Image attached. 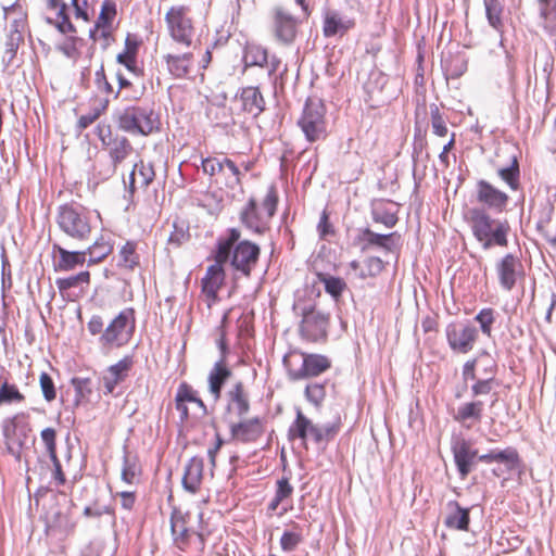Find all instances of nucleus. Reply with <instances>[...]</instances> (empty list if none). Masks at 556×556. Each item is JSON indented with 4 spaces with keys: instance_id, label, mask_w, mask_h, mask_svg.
<instances>
[{
    "instance_id": "obj_22",
    "label": "nucleus",
    "mask_w": 556,
    "mask_h": 556,
    "mask_svg": "<svg viewBox=\"0 0 556 556\" xmlns=\"http://www.w3.org/2000/svg\"><path fill=\"white\" fill-rule=\"evenodd\" d=\"M132 355H125L117 363L109 366L101 377L104 394H111L116 386L124 382L134 367Z\"/></svg>"
},
{
    "instance_id": "obj_43",
    "label": "nucleus",
    "mask_w": 556,
    "mask_h": 556,
    "mask_svg": "<svg viewBox=\"0 0 556 556\" xmlns=\"http://www.w3.org/2000/svg\"><path fill=\"white\" fill-rule=\"evenodd\" d=\"M293 494V486L289 481V478L282 477L277 480L276 482V492L275 496L271 498V501L268 504V510L269 511H276L280 504H282L285 501L291 498Z\"/></svg>"
},
{
    "instance_id": "obj_6",
    "label": "nucleus",
    "mask_w": 556,
    "mask_h": 556,
    "mask_svg": "<svg viewBox=\"0 0 556 556\" xmlns=\"http://www.w3.org/2000/svg\"><path fill=\"white\" fill-rule=\"evenodd\" d=\"M232 231L237 232V238L231 244L228 261L236 271H239L243 277L248 278L257 265L261 248L250 240H241L242 233L237 227L228 228L224 235L219 236L215 248L218 247L223 240H227Z\"/></svg>"
},
{
    "instance_id": "obj_54",
    "label": "nucleus",
    "mask_w": 556,
    "mask_h": 556,
    "mask_svg": "<svg viewBox=\"0 0 556 556\" xmlns=\"http://www.w3.org/2000/svg\"><path fill=\"white\" fill-rule=\"evenodd\" d=\"M71 382L75 390L76 403L88 401L92 393L91 380L89 378H73Z\"/></svg>"
},
{
    "instance_id": "obj_34",
    "label": "nucleus",
    "mask_w": 556,
    "mask_h": 556,
    "mask_svg": "<svg viewBox=\"0 0 556 556\" xmlns=\"http://www.w3.org/2000/svg\"><path fill=\"white\" fill-rule=\"evenodd\" d=\"M447 514L444 525L448 529L468 531L470 522V509L463 508L458 502L450 501L446 504Z\"/></svg>"
},
{
    "instance_id": "obj_57",
    "label": "nucleus",
    "mask_w": 556,
    "mask_h": 556,
    "mask_svg": "<svg viewBox=\"0 0 556 556\" xmlns=\"http://www.w3.org/2000/svg\"><path fill=\"white\" fill-rule=\"evenodd\" d=\"M71 7L76 20H81L85 23L91 21L93 10L88 0H71Z\"/></svg>"
},
{
    "instance_id": "obj_31",
    "label": "nucleus",
    "mask_w": 556,
    "mask_h": 556,
    "mask_svg": "<svg viewBox=\"0 0 556 556\" xmlns=\"http://www.w3.org/2000/svg\"><path fill=\"white\" fill-rule=\"evenodd\" d=\"M47 10L53 11L55 13L53 18H47V22L54 26L58 31L63 35L66 34H76L77 28L72 23L68 14V7L63 0H52L46 3Z\"/></svg>"
},
{
    "instance_id": "obj_11",
    "label": "nucleus",
    "mask_w": 556,
    "mask_h": 556,
    "mask_svg": "<svg viewBox=\"0 0 556 556\" xmlns=\"http://www.w3.org/2000/svg\"><path fill=\"white\" fill-rule=\"evenodd\" d=\"M164 22L166 30L175 43L185 48L192 45L194 25L188 5H172L165 13Z\"/></svg>"
},
{
    "instance_id": "obj_41",
    "label": "nucleus",
    "mask_w": 556,
    "mask_h": 556,
    "mask_svg": "<svg viewBox=\"0 0 556 556\" xmlns=\"http://www.w3.org/2000/svg\"><path fill=\"white\" fill-rule=\"evenodd\" d=\"M75 523L62 514L55 515V519L46 527V533L52 536L67 538L74 532Z\"/></svg>"
},
{
    "instance_id": "obj_50",
    "label": "nucleus",
    "mask_w": 556,
    "mask_h": 556,
    "mask_svg": "<svg viewBox=\"0 0 556 556\" xmlns=\"http://www.w3.org/2000/svg\"><path fill=\"white\" fill-rule=\"evenodd\" d=\"M397 237L395 232L389 235H379L366 228L362 231V238L368 242V244L377 245L384 249L388 252L392 251L393 239Z\"/></svg>"
},
{
    "instance_id": "obj_49",
    "label": "nucleus",
    "mask_w": 556,
    "mask_h": 556,
    "mask_svg": "<svg viewBox=\"0 0 556 556\" xmlns=\"http://www.w3.org/2000/svg\"><path fill=\"white\" fill-rule=\"evenodd\" d=\"M495 463H501L507 471H514L521 466V458L515 447H506L505 450H496Z\"/></svg>"
},
{
    "instance_id": "obj_4",
    "label": "nucleus",
    "mask_w": 556,
    "mask_h": 556,
    "mask_svg": "<svg viewBox=\"0 0 556 556\" xmlns=\"http://www.w3.org/2000/svg\"><path fill=\"white\" fill-rule=\"evenodd\" d=\"M468 220L473 237L481 243L483 249L486 250L494 245L507 247V236L510 231L507 220L494 219L480 208L470 210Z\"/></svg>"
},
{
    "instance_id": "obj_42",
    "label": "nucleus",
    "mask_w": 556,
    "mask_h": 556,
    "mask_svg": "<svg viewBox=\"0 0 556 556\" xmlns=\"http://www.w3.org/2000/svg\"><path fill=\"white\" fill-rule=\"evenodd\" d=\"M316 277L319 282L324 283L325 291L336 300L341 298L346 289L345 281L340 277H334L321 271L316 273Z\"/></svg>"
},
{
    "instance_id": "obj_29",
    "label": "nucleus",
    "mask_w": 556,
    "mask_h": 556,
    "mask_svg": "<svg viewBox=\"0 0 556 556\" xmlns=\"http://www.w3.org/2000/svg\"><path fill=\"white\" fill-rule=\"evenodd\" d=\"M168 72L176 78L187 77L193 67V54L191 52L177 53L168 48L163 55Z\"/></svg>"
},
{
    "instance_id": "obj_7",
    "label": "nucleus",
    "mask_w": 556,
    "mask_h": 556,
    "mask_svg": "<svg viewBox=\"0 0 556 556\" xmlns=\"http://www.w3.org/2000/svg\"><path fill=\"white\" fill-rule=\"evenodd\" d=\"M56 223L66 236L77 241L88 240L92 232L89 211L79 204L61 205L58 210Z\"/></svg>"
},
{
    "instance_id": "obj_48",
    "label": "nucleus",
    "mask_w": 556,
    "mask_h": 556,
    "mask_svg": "<svg viewBox=\"0 0 556 556\" xmlns=\"http://www.w3.org/2000/svg\"><path fill=\"white\" fill-rule=\"evenodd\" d=\"M497 175L505 181L511 190H518L520 186V169L516 157L507 167L498 168Z\"/></svg>"
},
{
    "instance_id": "obj_13",
    "label": "nucleus",
    "mask_w": 556,
    "mask_h": 556,
    "mask_svg": "<svg viewBox=\"0 0 556 556\" xmlns=\"http://www.w3.org/2000/svg\"><path fill=\"white\" fill-rule=\"evenodd\" d=\"M175 408L179 413L182 422L200 419L207 415V407L200 397L199 392L185 381L177 388Z\"/></svg>"
},
{
    "instance_id": "obj_52",
    "label": "nucleus",
    "mask_w": 556,
    "mask_h": 556,
    "mask_svg": "<svg viewBox=\"0 0 556 556\" xmlns=\"http://www.w3.org/2000/svg\"><path fill=\"white\" fill-rule=\"evenodd\" d=\"M486 17L489 24L495 28L500 29L503 26L502 23V13L503 5L500 0H483Z\"/></svg>"
},
{
    "instance_id": "obj_28",
    "label": "nucleus",
    "mask_w": 556,
    "mask_h": 556,
    "mask_svg": "<svg viewBox=\"0 0 556 556\" xmlns=\"http://www.w3.org/2000/svg\"><path fill=\"white\" fill-rule=\"evenodd\" d=\"M155 178L152 163L139 160L135 163L128 179V191L132 195L137 190H146Z\"/></svg>"
},
{
    "instance_id": "obj_32",
    "label": "nucleus",
    "mask_w": 556,
    "mask_h": 556,
    "mask_svg": "<svg viewBox=\"0 0 556 556\" xmlns=\"http://www.w3.org/2000/svg\"><path fill=\"white\" fill-rule=\"evenodd\" d=\"M232 376V371L225 359H218L207 376L208 391L217 401L222 396V390L226 381Z\"/></svg>"
},
{
    "instance_id": "obj_23",
    "label": "nucleus",
    "mask_w": 556,
    "mask_h": 556,
    "mask_svg": "<svg viewBox=\"0 0 556 556\" xmlns=\"http://www.w3.org/2000/svg\"><path fill=\"white\" fill-rule=\"evenodd\" d=\"M142 46V40L135 34H127L125 46L122 52L116 56L117 63L125 66L137 77L143 76V68L139 65L138 54Z\"/></svg>"
},
{
    "instance_id": "obj_35",
    "label": "nucleus",
    "mask_w": 556,
    "mask_h": 556,
    "mask_svg": "<svg viewBox=\"0 0 556 556\" xmlns=\"http://www.w3.org/2000/svg\"><path fill=\"white\" fill-rule=\"evenodd\" d=\"M203 458L195 456L188 462L182 477L185 490L192 494L200 490L203 480Z\"/></svg>"
},
{
    "instance_id": "obj_47",
    "label": "nucleus",
    "mask_w": 556,
    "mask_h": 556,
    "mask_svg": "<svg viewBox=\"0 0 556 556\" xmlns=\"http://www.w3.org/2000/svg\"><path fill=\"white\" fill-rule=\"evenodd\" d=\"M25 395L16 384L10 383L7 379L0 382V406L12 403H23Z\"/></svg>"
},
{
    "instance_id": "obj_25",
    "label": "nucleus",
    "mask_w": 556,
    "mask_h": 556,
    "mask_svg": "<svg viewBox=\"0 0 556 556\" xmlns=\"http://www.w3.org/2000/svg\"><path fill=\"white\" fill-rule=\"evenodd\" d=\"M452 453L460 478L466 479L472 470L478 451L466 439H458L452 445Z\"/></svg>"
},
{
    "instance_id": "obj_21",
    "label": "nucleus",
    "mask_w": 556,
    "mask_h": 556,
    "mask_svg": "<svg viewBox=\"0 0 556 556\" xmlns=\"http://www.w3.org/2000/svg\"><path fill=\"white\" fill-rule=\"evenodd\" d=\"M476 199L480 204L495 213L505 212L509 202L507 193L484 179L477 181Z\"/></svg>"
},
{
    "instance_id": "obj_5",
    "label": "nucleus",
    "mask_w": 556,
    "mask_h": 556,
    "mask_svg": "<svg viewBox=\"0 0 556 556\" xmlns=\"http://www.w3.org/2000/svg\"><path fill=\"white\" fill-rule=\"evenodd\" d=\"M201 168L208 176L211 185L220 191H233L242 186L243 172L235 161L224 153L203 157Z\"/></svg>"
},
{
    "instance_id": "obj_60",
    "label": "nucleus",
    "mask_w": 556,
    "mask_h": 556,
    "mask_svg": "<svg viewBox=\"0 0 556 556\" xmlns=\"http://www.w3.org/2000/svg\"><path fill=\"white\" fill-rule=\"evenodd\" d=\"M39 384L42 395L47 402H52L56 397V389L54 382L48 372H41Z\"/></svg>"
},
{
    "instance_id": "obj_3",
    "label": "nucleus",
    "mask_w": 556,
    "mask_h": 556,
    "mask_svg": "<svg viewBox=\"0 0 556 556\" xmlns=\"http://www.w3.org/2000/svg\"><path fill=\"white\" fill-rule=\"evenodd\" d=\"M237 238V232L232 231L227 240H223L213 251L214 263L207 266L204 276L201 278L200 298L206 304L207 308L220 301L219 291L225 285L226 271L224 265L229 260V251L232 242Z\"/></svg>"
},
{
    "instance_id": "obj_27",
    "label": "nucleus",
    "mask_w": 556,
    "mask_h": 556,
    "mask_svg": "<svg viewBox=\"0 0 556 556\" xmlns=\"http://www.w3.org/2000/svg\"><path fill=\"white\" fill-rule=\"evenodd\" d=\"M356 26L354 17L343 16L340 12L329 10L324 14L323 35L326 38L343 37Z\"/></svg>"
},
{
    "instance_id": "obj_40",
    "label": "nucleus",
    "mask_w": 556,
    "mask_h": 556,
    "mask_svg": "<svg viewBox=\"0 0 556 556\" xmlns=\"http://www.w3.org/2000/svg\"><path fill=\"white\" fill-rule=\"evenodd\" d=\"M89 264H97L109 256L113 251V242L104 235H100L86 250Z\"/></svg>"
},
{
    "instance_id": "obj_44",
    "label": "nucleus",
    "mask_w": 556,
    "mask_h": 556,
    "mask_svg": "<svg viewBox=\"0 0 556 556\" xmlns=\"http://www.w3.org/2000/svg\"><path fill=\"white\" fill-rule=\"evenodd\" d=\"M304 540L303 529L299 523L292 522L291 529L286 530L280 538V546L283 552L294 551Z\"/></svg>"
},
{
    "instance_id": "obj_36",
    "label": "nucleus",
    "mask_w": 556,
    "mask_h": 556,
    "mask_svg": "<svg viewBox=\"0 0 556 556\" xmlns=\"http://www.w3.org/2000/svg\"><path fill=\"white\" fill-rule=\"evenodd\" d=\"M349 266L355 271V276L362 280L376 278L386 268L384 262L377 256L366 257L362 262L354 260L350 262Z\"/></svg>"
},
{
    "instance_id": "obj_24",
    "label": "nucleus",
    "mask_w": 556,
    "mask_h": 556,
    "mask_svg": "<svg viewBox=\"0 0 556 556\" xmlns=\"http://www.w3.org/2000/svg\"><path fill=\"white\" fill-rule=\"evenodd\" d=\"M329 432V429L324 431L304 416L301 410H298L296 418L289 428V438L300 439L303 442L311 438L315 442H321Z\"/></svg>"
},
{
    "instance_id": "obj_45",
    "label": "nucleus",
    "mask_w": 556,
    "mask_h": 556,
    "mask_svg": "<svg viewBox=\"0 0 556 556\" xmlns=\"http://www.w3.org/2000/svg\"><path fill=\"white\" fill-rule=\"evenodd\" d=\"M109 148L110 156L114 165L122 163L132 151L130 141L123 136H115L112 144Z\"/></svg>"
},
{
    "instance_id": "obj_2",
    "label": "nucleus",
    "mask_w": 556,
    "mask_h": 556,
    "mask_svg": "<svg viewBox=\"0 0 556 556\" xmlns=\"http://www.w3.org/2000/svg\"><path fill=\"white\" fill-rule=\"evenodd\" d=\"M278 202L277 187L270 184L261 199L255 195L248 199L239 212L240 223L254 235H265L270 230V223L277 212Z\"/></svg>"
},
{
    "instance_id": "obj_26",
    "label": "nucleus",
    "mask_w": 556,
    "mask_h": 556,
    "mask_svg": "<svg viewBox=\"0 0 556 556\" xmlns=\"http://www.w3.org/2000/svg\"><path fill=\"white\" fill-rule=\"evenodd\" d=\"M26 418L24 413H20L4 421L3 435L10 450L21 448L25 444L30 429L27 422L21 425V419Z\"/></svg>"
},
{
    "instance_id": "obj_1",
    "label": "nucleus",
    "mask_w": 556,
    "mask_h": 556,
    "mask_svg": "<svg viewBox=\"0 0 556 556\" xmlns=\"http://www.w3.org/2000/svg\"><path fill=\"white\" fill-rule=\"evenodd\" d=\"M136 311L134 307L122 309L104 327L100 315H93L87 323L91 336H99V344L103 350L111 351L127 345L136 331Z\"/></svg>"
},
{
    "instance_id": "obj_39",
    "label": "nucleus",
    "mask_w": 556,
    "mask_h": 556,
    "mask_svg": "<svg viewBox=\"0 0 556 556\" xmlns=\"http://www.w3.org/2000/svg\"><path fill=\"white\" fill-rule=\"evenodd\" d=\"M59 258L55 265L56 270L68 271L77 266H81L86 262L87 252L84 251H67L64 248H58Z\"/></svg>"
},
{
    "instance_id": "obj_20",
    "label": "nucleus",
    "mask_w": 556,
    "mask_h": 556,
    "mask_svg": "<svg viewBox=\"0 0 556 556\" xmlns=\"http://www.w3.org/2000/svg\"><path fill=\"white\" fill-rule=\"evenodd\" d=\"M302 365L299 368L289 367V377L292 380H303L317 377L331 367V361L321 354L301 353Z\"/></svg>"
},
{
    "instance_id": "obj_16",
    "label": "nucleus",
    "mask_w": 556,
    "mask_h": 556,
    "mask_svg": "<svg viewBox=\"0 0 556 556\" xmlns=\"http://www.w3.org/2000/svg\"><path fill=\"white\" fill-rule=\"evenodd\" d=\"M445 333L451 350L462 354L470 352L478 339V329L468 323H452Z\"/></svg>"
},
{
    "instance_id": "obj_63",
    "label": "nucleus",
    "mask_w": 556,
    "mask_h": 556,
    "mask_svg": "<svg viewBox=\"0 0 556 556\" xmlns=\"http://www.w3.org/2000/svg\"><path fill=\"white\" fill-rule=\"evenodd\" d=\"M305 395L311 403L319 405L326 396L325 386L320 383H311L305 388Z\"/></svg>"
},
{
    "instance_id": "obj_61",
    "label": "nucleus",
    "mask_w": 556,
    "mask_h": 556,
    "mask_svg": "<svg viewBox=\"0 0 556 556\" xmlns=\"http://www.w3.org/2000/svg\"><path fill=\"white\" fill-rule=\"evenodd\" d=\"M94 84L97 86V89L101 93L105 94L106 97H110V96H114L115 97L116 92H114V88H113L112 84L109 81L103 66H101L96 72V74H94ZM105 99H109V98H105Z\"/></svg>"
},
{
    "instance_id": "obj_9",
    "label": "nucleus",
    "mask_w": 556,
    "mask_h": 556,
    "mask_svg": "<svg viewBox=\"0 0 556 556\" xmlns=\"http://www.w3.org/2000/svg\"><path fill=\"white\" fill-rule=\"evenodd\" d=\"M326 114V105L320 99L316 97L306 99L298 119V126L301 128L308 142L313 143L327 138Z\"/></svg>"
},
{
    "instance_id": "obj_58",
    "label": "nucleus",
    "mask_w": 556,
    "mask_h": 556,
    "mask_svg": "<svg viewBox=\"0 0 556 556\" xmlns=\"http://www.w3.org/2000/svg\"><path fill=\"white\" fill-rule=\"evenodd\" d=\"M476 321L480 324L483 334L491 337L492 325L495 321L493 308H482L475 317Z\"/></svg>"
},
{
    "instance_id": "obj_17",
    "label": "nucleus",
    "mask_w": 556,
    "mask_h": 556,
    "mask_svg": "<svg viewBox=\"0 0 556 556\" xmlns=\"http://www.w3.org/2000/svg\"><path fill=\"white\" fill-rule=\"evenodd\" d=\"M117 16V5L115 0H103L99 15L94 25L89 30V38L97 42L103 40L106 45L113 35V23Z\"/></svg>"
},
{
    "instance_id": "obj_30",
    "label": "nucleus",
    "mask_w": 556,
    "mask_h": 556,
    "mask_svg": "<svg viewBox=\"0 0 556 556\" xmlns=\"http://www.w3.org/2000/svg\"><path fill=\"white\" fill-rule=\"evenodd\" d=\"M58 50L73 62L85 58L90 61L94 53L93 46L88 47L84 38L71 34L58 46Z\"/></svg>"
},
{
    "instance_id": "obj_8",
    "label": "nucleus",
    "mask_w": 556,
    "mask_h": 556,
    "mask_svg": "<svg viewBox=\"0 0 556 556\" xmlns=\"http://www.w3.org/2000/svg\"><path fill=\"white\" fill-rule=\"evenodd\" d=\"M116 125L122 131L132 136H149L159 130L160 119L153 110L131 105L116 114Z\"/></svg>"
},
{
    "instance_id": "obj_33",
    "label": "nucleus",
    "mask_w": 556,
    "mask_h": 556,
    "mask_svg": "<svg viewBox=\"0 0 556 556\" xmlns=\"http://www.w3.org/2000/svg\"><path fill=\"white\" fill-rule=\"evenodd\" d=\"M237 101L240 102L242 111L254 117H257L265 109V100L256 87L242 88Z\"/></svg>"
},
{
    "instance_id": "obj_64",
    "label": "nucleus",
    "mask_w": 556,
    "mask_h": 556,
    "mask_svg": "<svg viewBox=\"0 0 556 556\" xmlns=\"http://www.w3.org/2000/svg\"><path fill=\"white\" fill-rule=\"evenodd\" d=\"M228 320V313H225L220 323V326L217 328L218 338L216 340V343L220 350V358L219 359H227V355L229 353L228 343L226 339V323Z\"/></svg>"
},
{
    "instance_id": "obj_38",
    "label": "nucleus",
    "mask_w": 556,
    "mask_h": 556,
    "mask_svg": "<svg viewBox=\"0 0 556 556\" xmlns=\"http://www.w3.org/2000/svg\"><path fill=\"white\" fill-rule=\"evenodd\" d=\"M117 266L128 271H134L140 266L138 242L128 240L119 248Z\"/></svg>"
},
{
    "instance_id": "obj_62",
    "label": "nucleus",
    "mask_w": 556,
    "mask_h": 556,
    "mask_svg": "<svg viewBox=\"0 0 556 556\" xmlns=\"http://www.w3.org/2000/svg\"><path fill=\"white\" fill-rule=\"evenodd\" d=\"M109 99H104L100 108L94 109L92 112L81 115L78 118L77 125L80 129H85L96 122L102 113L105 112L109 105Z\"/></svg>"
},
{
    "instance_id": "obj_14",
    "label": "nucleus",
    "mask_w": 556,
    "mask_h": 556,
    "mask_svg": "<svg viewBox=\"0 0 556 556\" xmlns=\"http://www.w3.org/2000/svg\"><path fill=\"white\" fill-rule=\"evenodd\" d=\"M495 273L501 288L505 291H511L519 281L525 279L522 261L513 253L505 254L496 262Z\"/></svg>"
},
{
    "instance_id": "obj_18",
    "label": "nucleus",
    "mask_w": 556,
    "mask_h": 556,
    "mask_svg": "<svg viewBox=\"0 0 556 556\" xmlns=\"http://www.w3.org/2000/svg\"><path fill=\"white\" fill-rule=\"evenodd\" d=\"M231 439L239 443H254L265 432V420L261 417L228 421Z\"/></svg>"
},
{
    "instance_id": "obj_46",
    "label": "nucleus",
    "mask_w": 556,
    "mask_h": 556,
    "mask_svg": "<svg viewBox=\"0 0 556 556\" xmlns=\"http://www.w3.org/2000/svg\"><path fill=\"white\" fill-rule=\"evenodd\" d=\"M141 476V466L136 456H125L121 472L122 480L127 484H135Z\"/></svg>"
},
{
    "instance_id": "obj_53",
    "label": "nucleus",
    "mask_w": 556,
    "mask_h": 556,
    "mask_svg": "<svg viewBox=\"0 0 556 556\" xmlns=\"http://www.w3.org/2000/svg\"><path fill=\"white\" fill-rule=\"evenodd\" d=\"M243 59L247 66H264L267 63V50L261 46H249Z\"/></svg>"
},
{
    "instance_id": "obj_37",
    "label": "nucleus",
    "mask_w": 556,
    "mask_h": 556,
    "mask_svg": "<svg viewBox=\"0 0 556 556\" xmlns=\"http://www.w3.org/2000/svg\"><path fill=\"white\" fill-rule=\"evenodd\" d=\"M484 405L482 401H471L457 408L454 419L468 428L471 425L480 424L482 420Z\"/></svg>"
},
{
    "instance_id": "obj_51",
    "label": "nucleus",
    "mask_w": 556,
    "mask_h": 556,
    "mask_svg": "<svg viewBox=\"0 0 556 556\" xmlns=\"http://www.w3.org/2000/svg\"><path fill=\"white\" fill-rule=\"evenodd\" d=\"M430 124L433 135L443 138L450 134L446 117L438 105H432L430 108Z\"/></svg>"
},
{
    "instance_id": "obj_19",
    "label": "nucleus",
    "mask_w": 556,
    "mask_h": 556,
    "mask_svg": "<svg viewBox=\"0 0 556 556\" xmlns=\"http://www.w3.org/2000/svg\"><path fill=\"white\" fill-rule=\"evenodd\" d=\"M298 20L287 10L276 8L271 16V30L277 41L291 45L298 36Z\"/></svg>"
},
{
    "instance_id": "obj_10",
    "label": "nucleus",
    "mask_w": 556,
    "mask_h": 556,
    "mask_svg": "<svg viewBox=\"0 0 556 556\" xmlns=\"http://www.w3.org/2000/svg\"><path fill=\"white\" fill-rule=\"evenodd\" d=\"M190 515L184 513L180 508H173L170 514V532L173 544L179 551L187 553L191 551L192 545L199 553L205 548V535L194 531L190 527Z\"/></svg>"
},
{
    "instance_id": "obj_15",
    "label": "nucleus",
    "mask_w": 556,
    "mask_h": 556,
    "mask_svg": "<svg viewBox=\"0 0 556 556\" xmlns=\"http://www.w3.org/2000/svg\"><path fill=\"white\" fill-rule=\"evenodd\" d=\"M224 417L227 421L243 418L250 410V394L242 381H237L225 394Z\"/></svg>"
},
{
    "instance_id": "obj_55",
    "label": "nucleus",
    "mask_w": 556,
    "mask_h": 556,
    "mask_svg": "<svg viewBox=\"0 0 556 556\" xmlns=\"http://www.w3.org/2000/svg\"><path fill=\"white\" fill-rule=\"evenodd\" d=\"M24 42L22 30H10L5 41L4 56L8 62H12L16 55L20 46Z\"/></svg>"
},
{
    "instance_id": "obj_59",
    "label": "nucleus",
    "mask_w": 556,
    "mask_h": 556,
    "mask_svg": "<svg viewBox=\"0 0 556 556\" xmlns=\"http://www.w3.org/2000/svg\"><path fill=\"white\" fill-rule=\"evenodd\" d=\"M40 438L46 446L49 458H54L58 455L56 451V431L55 429L48 427L41 430Z\"/></svg>"
},
{
    "instance_id": "obj_12",
    "label": "nucleus",
    "mask_w": 556,
    "mask_h": 556,
    "mask_svg": "<svg viewBox=\"0 0 556 556\" xmlns=\"http://www.w3.org/2000/svg\"><path fill=\"white\" fill-rule=\"evenodd\" d=\"M293 309L302 316L300 334L303 340L317 343L327 339L329 315L316 309L314 305L302 306L300 299L294 303Z\"/></svg>"
},
{
    "instance_id": "obj_56",
    "label": "nucleus",
    "mask_w": 556,
    "mask_h": 556,
    "mask_svg": "<svg viewBox=\"0 0 556 556\" xmlns=\"http://www.w3.org/2000/svg\"><path fill=\"white\" fill-rule=\"evenodd\" d=\"M89 282L90 273L88 270L80 271L77 275L56 280L58 288L61 291L70 290L72 288L79 286L80 283L89 285Z\"/></svg>"
}]
</instances>
